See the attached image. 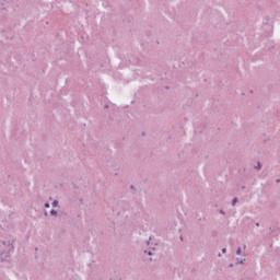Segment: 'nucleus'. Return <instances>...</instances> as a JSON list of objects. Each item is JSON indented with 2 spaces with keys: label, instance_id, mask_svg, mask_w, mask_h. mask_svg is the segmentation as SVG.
I'll return each instance as SVG.
<instances>
[{
  "label": "nucleus",
  "instance_id": "1",
  "mask_svg": "<svg viewBox=\"0 0 280 280\" xmlns=\"http://www.w3.org/2000/svg\"><path fill=\"white\" fill-rule=\"evenodd\" d=\"M52 207H58V201L55 200V201L52 202Z\"/></svg>",
  "mask_w": 280,
  "mask_h": 280
},
{
  "label": "nucleus",
  "instance_id": "2",
  "mask_svg": "<svg viewBox=\"0 0 280 280\" xmlns=\"http://www.w3.org/2000/svg\"><path fill=\"white\" fill-rule=\"evenodd\" d=\"M236 253H237V255H241L242 248H238Z\"/></svg>",
  "mask_w": 280,
  "mask_h": 280
},
{
  "label": "nucleus",
  "instance_id": "3",
  "mask_svg": "<svg viewBox=\"0 0 280 280\" xmlns=\"http://www.w3.org/2000/svg\"><path fill=\"white\" fill-rule=\"evenodd\" d=\"M51 215H56V210L50 211Z\"/></svg>",
  "mask_w": 280,
  "mask_h": 280
},
{
  "label": "nucleus",
  "instance_id": "4",
  "mask_svg": "<svg viewBox=\"0 0 280 280\" xmlns=\"http://www.w3.org/2000/svg\"><path fill=\"white\" fill-rule=\"evenodd\" d=\"M257 170H261V165L258 163V167H257Z\"/></svg>",
  "mask_w": 280,
  "mask_h": 280
},
{
  "label": "nucleus",
  "instance_id": "5",
  "mask_svg": "<svg viewBox=\"0 0 280 280\" xmlns=\"http://www.w3.org/2000/svg\"><path fill=\"white\" fill-rule=\"evenodd\" d=\"M45 207H46V209H49V203H46Z\"/></svg>",
  "mask_w": 280,
  "mask_h": 280
},
{
  "label": "nucleus",
  "instance_id": "6",
  "mask_svg": "<svg viewBox=\"0 0 280 280\" xmlns=\"http://www.w3.org/2000/svg\"><path fill=\"white\" fill-rule=\"evenodd\" d=\"M235 202H237V199H234V200H233V205H235Z\"/></svg>",
  "mask_w": 280,
  "mask_h": 280
},
{
  "label": "nucleus",
  "instance_id": "7",
  "mask_svg": "<svg viewBox=\"0 0 280 280\" xmlns=\"http://www.w3.org/2000/svg\"><path fill=\"white\" fill-rule=\"evenodd\" d=\"M222 252H223V253H226V248H223Z\"/></svg>",
  "mask_w": 280,
  "mask_h": 280
}]
</instances>
